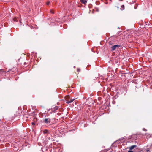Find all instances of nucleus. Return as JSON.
Listing matches in <instances>:
<instances>
[{
  "label": "nucleus",
  "instance_id": "15",
  "mask_svg": "<svg viewBox=\"0 0 152 152\" xmlns=\"http://www.w3.org/2000/svg\"><path fill=\"white\" fill-rule=\"evenodd\" d=\"M49 4H50V2L48 1L47 2L46 4L47 5H48Z\"/></svg>",
  "mask_w": 152,
  "mask_h": 152
},
{
  "label": "nucleus",
  "instance_id": "3",
  "mask_svg": "<svg viewBox=\"0 0 152 152\" xmlns=\"http://www.w3.org/2000/svg\"><path fill=\"white\" fill-rule=\"evenodd\" d=\"M137 135H133L131 136L130 139L132 142H134L137 140Z\"/></svg>",
  "mask_w": 152,
  "mask_h": 152
},
{
  "label": "nucleus",
  "instance_id": "10",
  "mask_svg": "<svg viewBox=\"0 0 152 152\" xmlns=\"http://www.w3.org/2000/svg\"><path fill=\"white\" fill-rule=\"evenodd\" d=\"M110 149H104V150H102L100 152H107L108 150Z\"/></svg>",
  "mask_w": 152,
  "mask_h": 152
},
{
  "label": "nucleus",
  "instance_id": "11",
  "mask_svg": "<svg viewBox=\"0 0 152 152\" xmlns=\"http://www.w3.org/2000/svg\"><path fill=\"white\" fill-rule=\"evenodd\" d=\"M4 72V71L3 69H0V75H1Z\"/></svg>",
  "mask_w": 152,
  "mask_h": 152
},
{
  "label": "nucleus",
  "instance_id": "12",
  "mask_svg": "<svg viewBox=\"0 0 152 152\" xmlns=\"http://www.w3.org/2000/svg\"><path fill=\"white\" fill-rule=\"evenodd\" d=\"M13 20L15 22H17L18 21V19L16 18H13Z\"/></svg>",
  "mask_w": 152,
  "mask_h": 152
},
{
  "label": "nucleus",
  "instance_id": "20",
  "mask_svg": "<svg viewBox=\"0 0 152 152\" xmlns=\"http://www.w3.org/2000/svg\"><path fill=\"white\" fill-rule=\"evenodd\" d=\"M79 70H79V69H78L77 71H79Z\"/></svg>",
  "mask_w": 152,
  "mask_h": 152
},
{
  "label": "nucleus",
  "instance_id": "6",
  "mask_svg": "<svg viewBox=\"0 0 152 152\" xmlns=\"http://www.w3.org/2000/svg\"><path fill=\"white\" fill-rule=\"evenodd\" d=\"M58 107L57 106H55V107H53L52 109V111L54 112L56 110H58Z\"/></svg>",
  "mask_w": 152,
  "mask_h": 152
},
{
  "label": "nucleus",
  "instance_id": "5",
  "mask_svg": "<svg viewBox=\"0 0 152 152\" xmlns=\"http://www.w3.org/2000/svg\"><path fill=\"white\" fill-rule=\"evenodd\" d=\"M124 138H122L118 140H117L116 142H117V143L119 144L120 143L122 142L124 140Z\"/></svg>",
  "mask_w": 152,
  "mask_h": 152
},
{
  "label": "nucleus",
  "instance_id": "17",
  "mask_svg": "<svg viewBox=\"0 0 152 152\" xmlns=\"http://www.w3.org/2000/svg\"><path fill=\"white\" fill-rule=\"evenodd\" d=\"M128 152H133V151L129 150L128 151Z\"/></svg>",
  "mask_w": 152,
  "mask_h": 152
},
{
  "label": "nucleus",
  "instance_id": "19",
  "mask_svg": "<svg viewBox=\"0 0 152 152\" xmlns=\"http://www.w3.org/2000/svg\"><path fill=\"white\" fill-rule=\"evenodd\" d=\"M120 1H122L123 0H119Z\"/></svg>",
  "mask_w": 152,
  "mask_h": 152
},
{
  "label": "nucleus",
  "instance_id": "18",
  "mask_svg": "<svg viewBox=\"0 0 152 152\" xmlns=\"http://www.w3.org/2000/svg\"><path fill=\"white\" fill-rule=\"evenodd\" d=\"M121 7H124V5H122L121 6Z\"/></svg>",
  "mask_w": 152,
  "mask_h": 152
},
{
  "label": "nucleus",
  "instance_id": "4",
  "mask_svg": "<svg viewBox=\"0 0 152 152\" xmlns=\"http://www.w3.org/2000/svg\"><path fill=\"white\" fill-rule=\"evenodd\" d=\"M43 133L44 134H46L47 135H48L50 133V132L49 130L47 129H45L44 130H43Z\"/></svg>",
  "mask_w": 152,
  "mask_h": 152
},
{
  "label": "nucleus",
  "instance_id": "8",
  "mask_svg": "<svg viewBox=\"0 0 152 152\" xmlns=\"http://www.w3.org/2000/svg\"><path fill=\"white\" fill-rule=\"evenodd\" d=\"M80 2L84 4H85L87 3V0H80Z\"/></svg>",
  "mask_w": 152,
  "mask_h": 152
},
{
  "label": "nucleus",
  "instance_id": "2",
  "mask_svg": "<svg viewBox=\"0 0 152 152\" xmlns=\"http://www.w3.org/2000/svg\"><path fill=\"white\" fill-rule=\"evenodd\" d=\"M51 119L49 118H45L43 120L44 123L46 124H49L50 123Z\"/></svg>",
  "mask_w": 152,
  "mask_h": 152
},
{
  "label": "nucleus",
  "instance_id": "7",
  "mask_svg": "<svg viewBox=\"0 0 152 152\" xmlns=\"http://www.w3.org/2000/svg\"><path fill=\"white\" fill-rule=\"evenodd\" d=\"M136 147H137L136 145H132L130 147L129 149L130 150H132Z\"/></svg>",
  "mask_w": 152,
  "mask_h": 152
},
{
  "label": "nucleus",
  "instance_id": "14",
  "mask_svg": "<svg viewBox=\"0 0 152 152\" xmlns=\"http://www.w3.org/2000/svg\"><path fill=\"white\" fill-rule=\"evenodd\" d=\"M50 13H52V14H54V12L53 11V10H50Z\"/></svg>",
  "mask_w": 152,
  "mask_h": 152
},
{
  "label": "nucleus",
  "instance_id": "1",
  "mask_svg": "<svg viewBox=\"0 0 152 152\" xmlns=\"http://www.w3.org/2000/svg\"><path fill=\"white\" fill-rule=\"evenodd\" d=\"M121 47L120 45H115L111 47V50L112 51H113L117 48H118Z\"/></svg>",
  "mask_w": 152,
  "mask_h": 152
},
{
  "label": "nucleus",
  "instance_id": "13",
  "mask_svg": "<svg viewBox=\"0 0 152 152\" xmlns=\"http://www.w3.org/2000/svg\"><path fill=\"white\" fill-rule=\"evenodd\" d=\"M14 115L15 116V117H16L17 116H19V114H18L17 113H16V114H14Z\"/></svg>",
  "mask_w": 152,
  "mask_h": 152
},
{
  "label": "nucleus",
  "instance_id": "9",
  "mask_svg": "<svg viewBox=\"0 0 152 152\" xmlns=\"http://www.w3.org/2000/svg\"><path fill=\"white\" fill-rule=\"evenodd\" d=\"M74 100V99H71L70 100H69L66 101V103L69 104V103H71Z\"/></svg>",
  "mask_w": 152,
  "mask_h": 152
},
{
  "label": "nucleus",
  "instance_id": "21",
  "mask_svg": "<svg viewBox=\"0 0 152 152\" xmlns=\"http://www.w3.org/2000/svg\"><path fill=\"white\" fill-rule=\"evenodd\" d=\"M148 151H149V150H147V151H147V152Z\"/></svg>",
  "mask_w": 152,
  "mask_h": 152
},
{
  "label": "nucleus",
  "instance_id": "16",
  "mask_svg": "<svg viewBox=\"0 0 152 152\" xmlns=\"http://www.w3.org/2000/svg\"><path fill=\"white\" fill-rule=\"evenodd\" d=\"M32 125H35V123H34V122H32Z\"/></svg>",
  "mask_w": 152,
  "mask_h": 152
}]
</instances>
